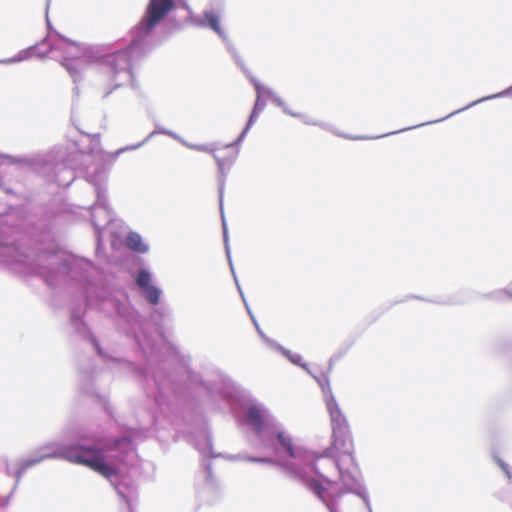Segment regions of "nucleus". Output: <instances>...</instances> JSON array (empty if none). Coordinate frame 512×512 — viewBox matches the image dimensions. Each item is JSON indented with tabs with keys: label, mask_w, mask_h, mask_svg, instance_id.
Wrapping results in <instances>:
<instances>
[{
	"label": "nucleus",
	"mask_w": 512,
	"mask_h": 512,
	"mask_svg": "<svg viewBox=\"0 0 512 512\" xmlns=\"http://www.w3.org/2000/svg\"><path fill=\"white\" fill-rule=\"evenodd\" d=\"M326 405L331 418L333 435V441L327 453L334 458L341 473L349 472L350 468L356 464L353 457V439L347 419L333 396L327 399Z\"/></svg>",
	"instance_id": "nucleus-1"
},
{
	"label": "nucleus",
	"mask_w": 512,
	"mask_h": 512,
	"mask_svg": "<svg viewBox=\"0 0 512 512\" xmlns=\"http://www.w3.org/2000/svg\"><path fill=\"white\" fill-rule=\"evenodd\" d=\"M63 453L68 461L85 465L107 479L118 474L117 468L104 462L102 450L96 446H71Z\"/></svg>",
	"instance_id": "nucleus-2"
},
{
	"label": "nucleus",
	"mask_w": 512,
	"mask_h": 512,
	"mask_svg": "<svg viewBox=\"0 0 512 512\" xmlns=\"http://www.w3.org/2000/svg\"><path fill=\"white\" fill-rule=\"evenodd\" d=\"M129 65L130 54L126 50L117 51L105 57L100 67V73L103 80H107L111 84V87L105 92V96H108L114 89L120 86L117 83V76L120 72L125 71Z\"/></svg>",
	"instance_id": "nucleus-3"
},
{
	"label": "nucleus",
	"mask_w": 512,
	"mask_h": 512,
	"mask_svg": "<svg viewBox=\"0 0 512 512\" xmlns=\"http://www.w3.org/2000/svg\"><path fill=\"white\" fill-rule=\"evenodd\" d=\"M174 0H150L143 25L150 32L173 8Z\"/></svg>",
	"instance_id": "nucleus-4"
},
{
	"label": "nucleus",
	"mask_w": 512,
	"mask_h": 512,
	"mask_svg": "<svg viewBox=\"0 0 512 512\" xmlns=\"http://www.w3.org/2000/svg\"><path fill=\"white\" fill-rule=\"evenodd\" d=\"M299 478L322 502L325 503L330 512H334L332 505L329 504L325 499L326 489L318 480L308 479L302 475H299Z\"/></svg>",
	"instance_id": "nucleus-5"
},
{
	"label": "nucleus",
	"mask_w": 512,
	"mask_h": 512,
	"mask_svg": "<svg viewBox=\"0 0 512 512\" xmlns=\"http://www.w3.org/2000/svg\"><path fill=\"white\" fill-rule=\"evenodd\" d=\"M246 417H247V421L257 432H260L262 430L263 415H262V411L259 408L255 407V406L250 407L247 410Z\"/></svg>",
	"instance_id": "nucleus-6"
},
{
	"label": "nucleus",
	"mask_w": 512,
	"mask_h": 512,
	"mask_svg": "<svg viewBox=\"0 0 512 512\" xmlns=\"http://www.w3.org/2000/svg\"><path fill=\"white\" fill-rule=\"evenodd\" d=\"M126 245L129 249L138 253L147 251L146 245L143 243L141 236L137 233H130L127 236Z\"/></svg>",
	"instance_id": "nucleus-7"
},
{
	"label": "nucleus",
	"mask_w": 512,
	"mask_h": 512,
	"mask_svg": "<svg viewBox=\"0 0 512 512\" xmlns=\"http://www.w3.org/2000/svg\"><path fill=\"white\" fill-rule=\"evenodd\" d=\"M276 437L290 458H296L298 456L293 445V440L290 436L284 434L283 432H279L277 433Z\"/></svg>",
	"instance_id": "nucleus-8"
},
{
	"label": "nucleus",
	"mask_w": 512,
	"mask_h": 512,
	"mask_svg": "<svg viewBox=\"0 0 512 512\" xmlns=\"http://www.w3.org/2000/svg\"><path fill=\"white\" fill-rule=\"evenodd\" d=\"M204 18L207 21L209 27L213 31H215L218 34H222V30L220 27V20H219V16L217 14H215L212 11H206L204 13Z\"/></svg>",
	"instance_id": "nucleus-9"
},
{
	"label": "nucleus",
	"mask_w": 512,
	"mask_h": 512,
	"mask_svg": "<svg viewBox=\"0 0 512 512\" xmlns=\"http://www.w3.org/2000/svg\"><path fill=\"white\" fill-rule=\"evenodd\" d=\"M151 281V275L149 272L142 270L139 272L137 277V284L143 289H147L148 287L152 286L150 284Z\"/></svg>",
	"instance_id": "nucleus-10"
},
{
	"label": "nucleus",
	"mask_w": 512,
	"mask_h": 512,
	"mask_svg": "<svg viewBox=\"0 0 512 512\" xmlns=\"http://www.w3.org/2000/svg\"><path fill=\"white\" fill-rule=\"evenodd\" d=\"M144 291L150 303L157 304L159 302L160 290L158 288L152 285L145 289Z\"/></svg>",
	"instance_id": "nucleus-11"
},
{
	"label": "nucleus",
	"mask_w": 512,
	"mask_h": 512,
	"mask_svg": "<svg viewBox=\"0 0 512 512\" xmlns=\"http://www.w3.org/2000/svg\"><path fill=\"white\" fill-rule=\"evenodd\" d=\"M262 110V107L259 104V99H257L253 111L250 115L248 126H250L258 117L259 112Z\"/></svg>",
	"instance_id": "nucleus-12"
},
{
	"label": "nucleus",
	"mask_w": 512,
	"mask_h": 512,
	"mask_svg": "<svg viewBox=\"0 0 512 512\" xmlns=\"http://www.w3.org/2000/svg\"><path fill=\"white\" fill-rule=\"evenodd\" d=\"M64 66L66 67V69L69 71V73L71 74V76H75L78 74V70L76 69L75 66L69 64V63H65Z\"/></svg>",
	"instance_id": "nucleus-13"
},
{
	"label": "nucleus",
	"mask_w": 512,
	"mask_h": 512,
	"mask_svg": "<svg viewBox=\"0 0 512 512\" xmlns=\"http://www.w3.org/2000/svg\"><path fill=\"white\" fill-rule=\"evenodd\" d=\"M259 461H261V462H270L269 460H266V459H260Z\"/></svg>",
	"instance_id": "nucleus-14"
}]
</instances>
